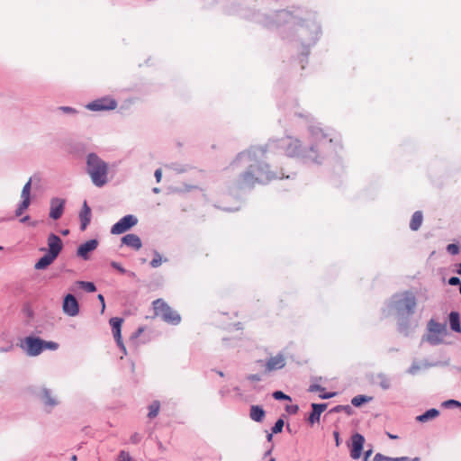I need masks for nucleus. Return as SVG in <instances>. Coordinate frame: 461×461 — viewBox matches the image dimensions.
I'll list each match as a JSON object with an SVG mask.
<instances>
[{"instance_id":"25","label":"nucleus","mask_w":461,"mask_h":461,"mask_svg":"<svg viewBox=\"0 0 461 461\" xmlns=\"http://www.w3.org/2000/svg\"><path fill=\"white\" fill-rule=\"evenodd\" d=\"M439 414L438 411L436 409H430L424 412L423 414L417 417V420L420 422H426L429 420H432L436 418Z\"/></svg>"},{"instance_id":"63","label":"nucleus","mask_w":461,"mask_h":461,"mask_svg":"<svg viewBox=\"0 0 461 461\" xmlns=\"http://www.w3.org/2000/svg\"><path fill=\"white\" fill-rule=\"evenodd\" d=\"M388 436H389V438H396V436H393V435H392V434H390V433H388Z\"/></svg>"},{"instance_id":"48","label":"nucleus","mask_w":461,"mask_h":461,"mask_svg":"<svg viewBox=\"0 0 461 461\" xmlns=\"http://www.w3.org/2000/svg\"><path fill=\"white\" fill-rule=\"evenodd\" d=\"M155 177L158 183L160 182L162 177V170L160 168L155 171Z\"/></svg>"},{"instance_id":"12","label":"nucleus","mask_w":461,"mask_h":461,"mask_svg":"<svg viewBox=\"0 0 461 461\" xmlns=\"http://www.w3.org/2000/svg\"><path fill=\"white\" fill-rule=\"evenodd\" d=\"M65 200L60 198H52L50 200V217L53 220L59 219L64 212Z\"/></svg>"},{"instance_id":"62","label":"nucleus","mask_w":461,"mask_h":461,"mask_svg":"<svg viewBox=\"0 0 461 461\" xmlns=\"http://www.w3.org/2000/svg\"><path fill=\"white\" fill-rule=\"evenodd\" d=\"M77 457L76 455L72 456L71 457V461H77Z\"/></svg>"},{"instance_id":"54","label":"nucleus","mask_w":461,"mask_h":461,"mask_svg":"<svg viewBox=\"0 0 461 461\" xmlns=\"http://www.w3.org/2000/svg\"><path fill=\"white\" fill-rule=\"evenodd\" d=\"M333 435H334V438L336 439V444H337V446H339V433L338 431H334Z\"/></svg>"},{"instance_id":"24","label":"nucleus","mask_w":461,"mask_h":461,"mask_svg":"<svg viewBox=\"0 0 461 461\" xmlns=\"http://www.w3.org/2000/svg\"><path fill=\"white\" fill-rule=\"evenodd\" d=\"M55 257H51L50 254L44 255L42 258L39 259V261L35 264L34 267L36 269H45L48 267L54 260Z\"/></svg>"},{"instance_id":"36","label":"nucleus","mask_w":461,"mask_h":461,"mask_svg":"<svg viewBox=\"0 0 461 461\" xmlns=\"http://www.w3.org/2000/svg\"><path fill=\"white\" fill-rule=\"evenodd\" d=\"M459 250V246L457 244H449L447 247V251L451 255L458 254Z\"/></svg>"},{"instance_id":"50","label":"nucleus","mask_w":461,"mask_h":461,"mask_svg":"<svg viewBox=\"0 0 461 461\" xmlns=\"http://www.w3.org/2000/svg\"><path fill=\"white\" fill-rule=\"evenodd\" d=\"M342 409L351 410V407L349 405H347V406L339 405V406H336L332 411L339 412V411H342Z\"/></svg>"},{"instance_id":"60","label":"nucleus","mask_w":461,"mask_h":461,"mask_svg":"<svg viewBox=\"0 0 461 461\" xmlns=\"http://www.w3.org/2000/svg\"><path fill=\"white\" fill-rule=\"evenodd\" d=\"M458 275H461V263L458 266V269L456 270Z\"/></svg>"},{"instance_id":"26","label":"nucleus","mask_w":461,"mask_h":461,"mask_svg":"<svg viewBox=\"0 0 461 461\" xmlns=\"http://www.w3.org/2000/svg\"><path fill=\"white\" fill-rule=\"evenodd\" d=\"M159 408H160L159 402L154 401L149 406L148 417L150 418V419H153V418L157 417V415L158 414V411H159Z\"/></svg>"},{"instance_id":"5","label":"nucleus","mask_w":461,"mask_h":461,"mask_svg":"<svg viewBox=\"0 0 461 461\" xmlns=\"http://www.w3.org/2000/svg\"><path fill=\"white\" fill-rule=\"evenodd\" d=\"M23 349L27 355L35 357L42 352V339L35 337H26L22 343Z\"/></svg>"},{"instance_id":"57","label":"nucleus","mask_w":461,"mask_h":461,"mask_svg":"<svg viewBox=\"0 0 461 461\" xmlns=\"http://www.w3.org/2000/svg\"><path fill=\"white\" fill-rule=\"evenodd\" d=\"M61 109H62L63 111L67 112V113H70V112H72V111H73V109H72V108H70V107H62Z\"/></svg>"},{"instance_id":"8","label":"nucleus","mask_w":461,"mask_h":461,"mask_svg":"<svg viewBox=\"0 0 461 461\" xmlns=\"http://www.w3.org/2000/svg\"><path fill=\"white\" fill-rule=\"evenodd\" d=\"M282 147L284 148L285 154L288 157H296L302 152L301 141L291 137L283 140Z\"/></svg>"},{"instance_id":"23","label":"nucleus","mask_w":461,"mask_h":461,"mask_svg":"<svg viewBox=\"0 0 461 461\" xmlns=\"http://www.w3.org/2000/svg\"><path fill=\"white\" fill-rule=\"evenodd\" d=\"M249 416H250L251 420H253L257 422H260L263 420V419L265 417V411L263 410L262 407H260L258 405H252L250 408Z\"/></svg>"},{"instance_id":"19","label":"nucleus","mask_w":461,"mask_h":461,"mask_svg":"<svg viewBox=\"0 0 461 461\" xmlns=\"http://www.w3.org/2000/svg\"><path fill=\"white\" fill-rule=\"evenodd\" d=\"M79 218L81 221V230H85L91 221V209L86 201L83 203Z\"/></svg>"},{"instance_id":"43","label":"nucleus","mask_w":461,"mask_h":461,"mask_svg":"<svg viewBox=\"0 0 461 461\" xmlns=\"http://www.w3.org/2000/svg\"><path fill=\"white\" fill-rule=\"evenodd\" d=\"M112 267L117 269L120 273L124 274L126 270L117 262H112Z\"/></svg>"},{"instance_id":"38","label":"nucleus","mask_w":461,"mask_h":461,"mask_svg":"<svg viewBox=\"0 0 461 461\" xmlns=\"http://www.w3.org/2000/svg\"><path fill=\"white\" fill-rule=\"evenodd\" d=\"M162 264V258L159 254H156V257L150 261L152 267H158Z\"/></svg>"},{"instance_id":"35","label":"nucleus","mask_w":461,"mask_h":461,"mask_svg":"<svg viewBox=\"0 0 461 461\" xmlns=\"http://www.w3.org/2000/svg\"><path fill=\"white\" fill-rule=\"evenodd\" d=\"M284 428V420L282 419H279L275 423L274 427L272 428V432L276 434L282 431Z\"/></svg>"},{"instance_id":"3","label":"nucleus","mask_w":461,"mask_h":461,"mask_svg":"<svg viewBox=\"0 0 461 461\" xmlns=\"http://www.w3.org/2000/svg\"><path fill=\"white\" fill-rule=\"evenodd\" d=\"M428 340L432 344H438L441 342L443 338L447 335V325L430 320L428 322Z\"/></svg>"},{"instance_id":"2","label":"nucleus","mask_w":461,"mask_h":461,"mask_svg":"<svg viewBox=\"0 0 461 461\" xmlns=\"http://www.w3.org/2000/svg\"><path fill=\"white\" fill-rule=\"evenodd\" d=\"M152 306L155 317H159L164 321L173 325H176L181 321V316L162 299L155 300L152 303Z\"/></svg>"},{"instance_id":"58","label":"nucleus","mask_w":461,"mask_h":461,"mask_svg":"<svg viewBox=\"0 0 461 461\" xmlns=\"http://www.w3.org/2000/svg\"><path fill=\"white\" fill-rule=\"evenodd\" d=\"M28 220H29V216H25V217H23V218H22V219H21V221H22V222H25V221H27Z\"/></svg>"},{"instance_id":"4","label":"nucleus","mask_w":461,"mask_h":461,"mask_svg":"<svg viewBox=\"0 0 461 461\" xmlns=\"http://www.w3.org/2000/svg\"><path fill=\"white\" fill-rule=\"evenodd\" d=\"M267 165L250 164L249 169L240 176V185H249L256 183L262 173L265 171Z\"/></svg>"},{"instance_id":"49","label":"nucleus","mask_w":461,"mask_h":461,"mask_svg":"<svg viewBox=\"0 0 461 461\" xmlns=\"http://www.w3.org/2000/svg\"><path fill=\"white\" fill-rule=\"evenodd\" d=\"M312 134H313L315 140H319V139H321V137L326 138V136L321 131H313Z\"/></svg>"},{"instance_id":"59","label":"nucleus","mask_w":461,"mask_h":461,"mask_svg":"<svg viewBox=\"0 0 461 461\" xmlns=\"http://www.w3.org/2000/svg\"><path fill=\"white\" fill-rule=\"evenodd\" d=\"M297 410H298V407H297V406H294V407H292V408H291V411H292L293 412H296V411H297Z\"/></svg>"},{"instance_id":"21","label":"nucleus","mask_w":461,"mask_h":461,"mask_svg":"<svg viewBox=\"0 0 461 461\" xmlns=\"http://www.w3.org/2000/svg\"><path fill=\"white\" fill-rule=\"evenodd\" d=\"M449 325L453 331L460 333L461 332V324H460V316L456 312H451L449 314Z\"/></svg>"},{"instance_id":"16","label":"nucleus","mask_w":461,"mask_h":461,"mask_svg":"<svg viewBox=\"0 0 461 461\" xmlns=\"http://www.w3.org/2000/svg\"><path fill=\"white\" fill-rule=\"evenodd\" d=\"M97 245H98V241L96 240H87L86 242L81 244L78 247L77 254L78 257H80L84 259H88L89 258L88 254L90 252L94 251L97 248Z\"/></svg>"},{"instance_id":"39","label":"nucleus","mask_w":461,"mask_h":461,"mask_svg":"<svg viewBox=\"0 0 461 461\" xmlns=\"http://www.w3.org/2000/svg\"><path fill=\"white\" fill-rule=\"evenodd\" d=\"M373 461H393V458L378 453L375 456Z\"/></svg>"},{"instance_id":"11","label":"nucleus","mask_w":461,"mask_h":461,"mask_svg":"<svg viewBox=\"0 0 461 461\" xmlns=\"http://www.w3.org/2000/svg\"><path fill=\"white\" fill-rule=\"evenodd\" d=\"M266 149L263 148H256L252 149L246 150L244 152H241L238 155L236 158V160L233 162H237L240 160H245L247 162H252L257 160L258 158H261L265 156Z\"/></svg>"},{"instance_id":"28","label":"nucleus","mask_w":461,"mask_h":461,"mask_svg":"<svg viewBox=\"0 0 461 461\" xmlns=\"http://www.w3.org/2000/svg\"><path fill=\"white\" fill-rule=\"evenodd\" d=\"M77 284L79 287H81L82 289L88 293H94L96 290L95 284L92 282L78 281Z\"/></svg>"},{"instance_id":"29","label":"nucleus","mask_w":461,"mask_h":461,"mask_svg":"<svg viewBox=\"0 0 461 461\" xmlns=\"http://www.w3.org/2000/svg\"><path fill=\"white\" fill-rule=\"evenodd\" d=\"M378 379H379V385L383 389L387 390L391 387V380L385 375H379Z\"/></svg>"},{"instance_id":"61","label":"nucleus","mask_w":461,"mask_h":461,"mask_svg":"<svg viewBox=\"0 0 461 461\" xmlns=\"http://www.w3.org/2000/svg\"><path fill=\"white\" fill-rule=\"evenodd\" d=\"M61 233H62V235L66 236V235H68L69 233V230H65Z\"/></svg>"},{"instance_id":"9","label":"nucleus","mask_w":461,"mask_h":461,"mask_svg":"<svg viewBox=\"0 0 461 461\" xmlns=\"http://www.w3.org/2000/svg\"><path fill=\"white\" fill-rule=\"evenodd\" d=\"M397 309L399 312L411 314L416 307V299L413 294L405 293L402 298L397 302Z\"/></svg>"},{"instance_id":"53","label":"nucleus","mask_w":461,"mask_h":461,"mask_svg":"<svg viewBox=\"0 0 461 461\" xmlns=\"http://www.w3.org/2000/svg\"><path fill=\"white\" fill-rule=\"evenodd\" d=\"M335 393H325V394H320V397L322 399H328L334 395Z\"/></svg>"},{"instance_id":"27","label":"nucleus","mask_w":461,"mask_h":461,"mask_svg":"<svg viewBox=\"0 0 461 461\" xmlns=\"http://www.w3.org/2000/svg\"><path fill=\"white\" fill-rule=\"evenodd\" d=\"M43 402L48 406H55L58 402L57 400L51 396V393L49 390H44L43 392Z\"/></svg>"},{"instance_id":"1","label":"nucleus","mask_w":461,"mask_h":461,"mask_svg":"<svg viewBox=\"0 0 461 461\" xmlns=\"http://www.w3.org/2000/svg\"><path fill=\"white\" fill-rule=\"evenodd\" d=\"M86 171L95 185L101 187L107 183L108 166L96 154H88L86 158Z\"/></svg>"},{"instance_id":"46","label":"nucleus","mask_w":461,"mask_h":461,"mask_svg":"<svg viewBox=\"0 0 461 461\" xmlns=\"http://www.w3.org/2000/svg\"><path fill=\"white\" fill-rule=\"evenodd\" d=\"M248 379L252 382H258L261 380V377L259 375H249Z\"/></svg>"},{"instance_id":"18","label":"nucleus","mask_w":461,"mask_h":461,"mask_svg":"<svg viewBox=\"0 0 461 461\" xmlns=\"http://www.w3.org/2000/svg\"><path fill=\"white\" fill-rule=\"evenodd\" d=\"M327 403H312V411L309 416V421L311 424L318 422L320 420V417L321 412H323L327 409Z\"/></svg>"},{"instance_id":"10","label":"nucleus","mask_w":461,"mask_h":461,"mask_svg":"<svg viewBox=\"0 0 461 461\" xmlns=\"http://www.w3.org/2000/svg\"><path fill=\"white\" fill-rule=\"evenodd\" d=\"M62 310L65 314L74 317L79 312V305L76 297L72 294H67L63 301Z\"/></svg>"},{"instance_id":"40","label":"nucleus","mask_w":461,"mask_h":461,"mask_svg":"<svg viewBox=\"0 0 461 461\" xmlns=\"http://www.w3.org/2000/svg\"><path fill=\"white\" fill-rule=\"evenodd\" d=\"M446 407L456 406L461 408V402L456 400H448L443 403Z\"/></svg>"},{"instance_id":"22","label":"nucleus","mask_w":461,"mask_h":461,"mask_svg":"<svg viewBox=\"0 0 461 461\" xmlns=\"http://www.w3.org/2000/svg\"><path fill=\"white\" fill-rule=\"evenodd\" d=\"M422 221H423L422 212L420 211L415 212L412 214L411 221H410L411 230H414V231L418 230L420 228Z\"/></svg>"},{"instance_id":"6","label":"nucleus","mask_w":461,"mask_h":461,"mask_svg":"<svg viewBox=\"0 0 461 461\" xmlns=\"http://www.w3.org/2000/svg\"><path fill=\"white\" fill-rule=\"evenodd\" d=\"M138 222V220L133 215H126L122 217L118 222H116L111 230V232L113 234H122L128 230H130L131 227L136 225Z\"/></svg>"},{"instance_id":"7","label":"nucleus","mask_w":461,"mask_h":461,"mask_svg":"<svg viewBox=\"0 0 461 461\" xmlns=\"http://www.w3.org/2000/svg\"><path fill=\"white\" fill-rule=\"evenodd\" d=\"M116 106L117 103L115 100L109 97H104L89 103L86 105V108L91 111H105L113 110Z\"/></svg>"},{"instance_id":"31","label":"nucleus","mask_w":461,"mask_h":461,"mask_svg":"<svg viewBox=\"0 0 461 461\" xmlns=\"http://www.w3.org/2000/svg\"><path fill=\"white\" fill-rule=\"evenodd\" d=\"M30 203H31V199H23L21 204L15 211V215L21 216L23 214V212L29 207Z\"/></svg>"},{"instance_id":"30","label":"nucleus","mask_w":461,"mask_h":461,"mask_svg":"<svg viewBox=\"0 0 461 461\" xmlns=\"http://www.w3.org/2000/svg\"><path fill=\"white\" fill-rule=\"evenodd\" d=\"M371 398H368L365 395H357L351 400V403L356 406L359 407L363 403L367 402Z\"/></svg>"},{"instance_id":"44","label":"nucleus","mask_w":461,"mask_h":461,"mask_svg":"<svg viewBox=\"0 0 461 461\" xmlns=\"http://www.w3.org/2000/svg\"><path fill=\"white\" fill-rule=\"evenodd\" d=\"M448 284H449L450 285H459L461 284V282H460V280H459V278H458V277L452 276V277H450V278H449V280H448Z\"/></svg>"},{"instance_id":"52","label":"nucleus","mask_w":461,"mask_h":461,"mask_svg":"<svg viewBox=\"0 0 461 461\" xmlns=\"http://www.w3.org/2000/svg\"><path fill=\"white\" fill-rule=\"evenodd\" d=\"M98 299L100 300V303H102V312H104V307H105L104 298L102 294H99Z\"/></svg>"},{"instance_id":"20","label":"nucleus","mask_w":461,"mask_h":461,"mask_svg":"<svg viewBox=\"0 0 461 461\" xmlns=\"http://www.w3.org/2000/svg\"><path fill=\"white\" fill-rule=\"evenodd\" d=\"M122 242L124 245L131 247L136 250L140 249L142 245L140 237L132 233L127 234L124 237H122Z\"/></svg>"},{"instance_id":"37","label":"nucleus","mask_w":461,"mask_h":461,"mask_svg":"<svg viewBox=\"0 0 461 461\" xmlns=\"http://www.w3.org/2000/svg\"><path fill=\"white\" fill-rule=\"evenodd\" d=\"M273 397L276 399V400H291V398L285 394L283 392L281 391H276L274 393H273Z\"/></svg>"},{"instance_id":"33","label":"nucleus","mask_w":461,"mask_h":461,"mask_svg":"<svg viewBox=\"0 0 461 461\" xmlns=\"http://www.w3.org/2000/svg\"><path fill=\"white\" fill-rule=\"evenodd\" d=\"M31 186H32V179L30 178L29 181L23 187L22 194H21V197L23 199H30Z\"/></svg>"},{"instance_id":"15","label":"nucleus","mask_w":461,"mask_h":461,"mask_svg":"<svg viewBox=\"0 0 461 461\" xmlns=\"http://www.w3.org/2000/svg\"><path fill=\"white\" fill-rule=\"evenodd\" d=\"M49 254L57 258L62 249V241L56 234H50L48 237Z\"/></svg>"},{"instance_id":"32","label":"nucleus","mask_w":461,"mask_h":461,"mask_svg":"<svg viewBox=\"0 0 461 461\" xmlns=\"http://www.w3.org/2000/svg\"><path fill=\"white\" fill-rule=\"evenodd\" d=\"M30 203H31V199H23L21 204L15 211V215L21 216L23 214V212L29 207Z\"/></svg>"},{"instance_id":"45","label":"nucleus","mask_w":461,"mask_h":461,"mask_svg":"<svg viewBox=\"0 0 461 461\" xmlns=\"http://www.w3.org/2000/svg\"><path fill=\"white\" fill-rule=\"evenodd\" d=\"M419 370H420V366L419 365H412L409 368L408 373L411 374V375H415Z\"/></svg>"},{"instance_id":"51","label":"nucleus","mask_w":461,"mask_h":461,"mask_svg":"<svg viewBox=\"0 0 461 461\" xmlns=\"http://www.w3.org/2000/svg\"><path fill=\"white\" fill-rule=\"evenodd\" d=\"M141 437L140 434L136 433L134 434L133 436H131V440L133 442V443H139Z\"/></svg>"},{"instance_id":"14","label":"nucleus","mask_w":461,"mask_h":461,"mask_svg":"<svg viewBox=\"0 0 461 461\" xmlns=\"http://www.w3.org/2000/svg\"><path fill=\"white\" fill-rule=\"evenodd\" d=\"M364 443L365 438L362 435L357 433L352 436L350 456L353 459H358L360 457Z\"/></svg>"},{"instance_id":"47","label":"nucleus","mask_w":461,"mask_h":461,"mask_svg":"<svg viewBox=\"0 0 461 461\" xmlns=\"http://www.w3.org/2000/svg\"><path fill=\"white\" fill-rule=\"evenodd\" d=\"M393 461H420L419 457H415L413 459H409L408 457H397L393 458Z\"/></svg>"},{"instance_id":"41","label":"nucleus","mask_w":461,"mask_h":461,"mask_svg":"<svg viewBox=\"0 0 461 461\" xmlns=\"http://www.w3.org/2000/svg\"><path fill=\"white\" fill-rule=\"evenodd\" d=\"M119 461H131V456L127 452L121 451L119 455Z\"/></svg>"},{"instance_id":"64","label":"nucleus","mask_w":461,"mask_h":461,"mask_svg":"<svg viewBox=\"0 0 461 461\" xmlns=\"http://www.w3.org/2000/svg\"><path fill=\"white\" fill-rule=\"evenodd\" d=\"M267 439L270 441L272 439V434L267 435Z\"/></svg>"},{"instance_id":"56","label":"nucleus","mask_w":461,"mask_h":461,"mask_svg":"<svg viewBox=\"0 0 461 461\" xmlns=\"http://www.w3.org/2000/svg\"><path fill=\"white\" fill-rule=\"evenodd\" d=\"M144 331V328L140 327L136 331V336H140Z\"/></svg>"},{"instance_id":"13","label":"nucleus","mask_w":461,"mask_h":461,"mask_svg":"<svg viewBox=\"0 0 461 461\" xmlns=\"http://www.w3.org/2000/svg\"><path fill=\"white\" fill-rule=\"evenodd\" d=\"M285 366V358L282 354L270 357L265 365V372L270 373L283 368Z\"/></svg>"},{"instance_id":"55","label":"nucleus","mask_w":461,"mask_h":461,"mask_svg":"<svg viewBox=\"0 0 461 461\" xmlns=\"http://www.w3.org/2000/svg\"><path fill=\"white\" fill-rule=\"evenodd\" d=\"M372 454V450H368L365 453V457H364V461H367L368 460V457H370Z\"/></svg>"},{"instance_id":"34","label":"nucleus","mask_w":461,"mask_h":461,"mask_svg":"<svg viewBox=\"0 0 461 461\" xmlns=\"http://www.w3.org/2000/svg\"><path fill=\"white\" fill-rule=\"evenodd\" d=\"M59 348V344L54 341H45L42 339V351L45 349L56 350Z\"/></svg>"},{"instance_id":"17","label":"nucleus","mask_w":461,"mask_h":461,"mask_svg":"<svg viewBox=\"0 0 461 461\" xmlns=\"http://www.w3.org/2000/svg\"><path fill=\"white\" fill-rule=\"evenodd\" d=\"M122 319L119 317H113L110 319V325L112 327L113 337L119 346L123 347L122 341L121 328L122 324Z\"/></svg>"},{"instance_id":"42","label":"nucleus","mask_w":461,"mask_h":461,"mask_svg":"<svg viewBox=\"0 0 461 461\" xmlns=\"http://www.w3.org/2000/svg\"><path fill=\"white\" fill-rule=\"evenodd\" d=\"M324 391V388H322L321 385L319 384H312L310 387H309V392H322Z\"/></svg>"}]
</instances>
